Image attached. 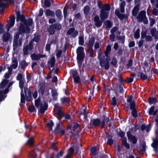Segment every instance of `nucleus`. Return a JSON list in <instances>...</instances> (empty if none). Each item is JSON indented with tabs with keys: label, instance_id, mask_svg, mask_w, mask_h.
<instances>
[{
	"label": "nucleus",
	"instance_id": "8",
	"mask_svg": "<svg viewBox=\"0 0 158 158\" xmlns=\"http://www.w3.org/2000/svg\"><path fill=\"white\" fill-rule=\"evenodd\" d=\"M19 37V34L17 33L16 34L15 38L14 41L13 47L14 49H16L18 47L21 46L22 45V40L21 39H19L18 40Z\"/></svg>",
	"mask_w": 158,
	"mask_h": 158
},
{
	"label": "nucleus",
	"instance_id": "39",
	"mask_svg": "<svg viewBox=\"0 0 158 158\" xmlns=\"http://www.w3.org/2000/svg\"><path fill=\"white\" fill-rule=\"evenodd\" d=\"M139 10V8L138 6H136L134 7L132 11V15L134 16H135Z\"/></svg>",
	"mask_w": 158,
	"mask_h": 158
},
{
	"label": "nucleus",
	"instance_id": "29",
	"mask_svg": "<svg viewBox=\"0 0 158 158\" xmlns=\"http://www.w3.org/2000/svg\"><path fill=\"white\" fill-rule=\"evenodd\" d=\"M148 102L150 105L155 104L157 102L156 99L155 97H150L148 98Z\"/></svg>",
	"mask_w": 158,
	"mask_h": 158
},
{
	"label": "nucleus",
	"instance_id": "37",
	"mask_svg": "<svg viewBox=\"0 0 158 158\" xmlns=\"http://www.w3.org/2000/svg\"><path fill=\"white\" fill-rule=\"evenodd\" d=\"M40 99L39 97L37 99L35 100V106L38 108L39 109V106H40Z\"/></svg>",
	"mask_w": 158,
	"mask_h": 158
},
{
	"label": "nucleus",
	"instance_id": "50",
	"mask_svg": "<svg viewBox=\"0 0 158 158\" xmlns=\"http://www.w3.org/2000/svg\"><path fill=\"white\" fill-rule=\"evenodd\" d=\"M155 109V106H151V107L150 108L148 114L149 115H151L152 114L153 112L154 111V110Z\"/></svg>",
	"mask_w": 158,
	"mask_h": 158
},
{
	"label": "nucleus",
	"instance_id": "55",
	"mask_svg": "<svg viewBox=\"0 0 158 158\" xmlns=\"http://www.w3.org/2000/svg\"><path fill=\"white\" fill-rule=\"evenodd\" d=\"M139 30L137 29L135 33V37L136 39H138L139 38L140 36L139 35Z\"/></svg>",
	"mask_w": 158,
	"mask_h": 158
},
{
	"label": "nucleus",
	"instance_id": "41",
	"mask_svg": "<svg viewBox=\"0 0 158 158\" xmlns=\"http://www.w3.org/2000/svg\"><path fill=\"white\" fill-rule=\"evenodd\" d=\"M131 116L135 118H136L138 116V111L136 109L132 110L131 111Z\"/></svg>",
	"mask_w": 158,
	"mask_h": 158
},
{
	"label": "nucleus",
	"instance_id": "13",
	"mask_svg": "<svg viewBox=\"0 0 158 158\" xmlns=\"http://www.w3.org/2000/svg\"><path fill=\"white\" fill-rule=\"evenodd\" d=\"M124 81V80H118L117 82V87H118L119 92L121 93L124 92L123 89Z\"/></svg>",
	"mask_w": 158,
	"mask_h": 158
},
{
	"label": "nucleus",
	"instance_id": "3",
	"mask_svg": "<svg viewBox=\"0 0 158 158\" xmlns=\"http://www.w3.org/2000/svg\"><path fill=\"white\" fill-rule=\"evenodd\" d=\"M89 125L90 126H93L94 127L100 126L101 128L103 129L105 127V122L103 120L101 122L100 119L98 118L93 119L90 120Z\"/></svg>",
	"mask_w": 158,
	"mask_h": 158
},
{
	"label": "nucleus",
	"instance_id": "58",
	"mask_svg": "<svg viewBox=\"0 0 158 158\" xmlns=\"http://www.w3.org/2000/svg\"><path fill=\"white\" fill-rule=\"evenodd\" d=\"M51 73L48 75V79L52 78H53V79H57L58 78V77H57V76H58L57 75V74L55 73V74L56 75H55V76H53L52 77V76H51L52 75H51Z\"/></svg>",
	"mask_w": 158,
	"mask_h": 158
},
{
	"label": "nucleus",
	"instance_id": "46",
	"mask_svg": "<svg viewBox=\"0 0 158 158\" xmlns=\"http://www.w3.org/2000/svg\"><path fill=\"white\" fill-rule=\"evenodd\" d=\"M95 41V38L94 37L91 38L89 39V45L90 46L92 47L93 45V44Z\"/></svg>",
	"mask_w": 158,
	"mask_h": 158
},
{
	"label": "nucleus",
	"instance_id": "30",
	"mask_svg": "<svg viewBox=\"0 0 158 158\" xmlns=\"http://www.w3.org/2000/svg\"><path fill=\"white\" fill-rule=\"evenodd\" d=\"M45 14L46 16H53L55 15L54 12L49 9H47L45 11Z\"/></svg>",
	"mask_w": 158,
	"mask_h": 158
},
{
	"label": "nucleus",
	"instance_id": "35",
	"mask_svg": "<svg viewBox=\"0 0 158 158\" xmlns=\"http://www.w3.org/2000/svg\"><path fill=\"white\" fill-rule=\"evenodd\" d=\"M8 72L6 73L4 75L6 79L9 78L10 75L12 73V69L11 67H8Z\"/></svg>",
	"mask_w": 158,
	"mask_h": 158
},
{
	"label": "nucleus",
	"instance_id": "7",
	"mask_svg": "<svg viewBox=\"0 0 158 158\" xmlns=\"http://www.w3.org/2000/svg\"><path fill=\"white\" fill-rule=\"evenodd\" d=\"M57 114L58 116V119L59 120H61L63 117H64L65 119L67 120H69L71 118V116L69 114H64L62 112V110L60 108H59L57 110Z\"/></svg>",
	"mask_w": 158,
	"mask_h": 158
},
{
	"label": "nucleus",
	"instance_id": "32",
	"mask_svg": "<svg viewBox=\"0 0 158 158\" xmlns=\"http://www.w3.org/2000/svg\"><path fill=\"white\" fill-rule=\"evenodd\" d=\"M6 97V95L4 94L3 90H0V102L4 100Z\"/></svg>",
	"mask_w": 158,
	"mask_h": 158
},
{
	"label": "nucleus",
	"instance_id": "27",
	"mask_svg": "<svg viewBox=\"0 0 158 158\" xmlns=\"http://www.w3.org/2000/svg\"><path fill=\"white\" fill-rule=\"evenodd\" d=\"M34 142V139L32 137H30L27 141L26 144H28L30 146L33 145Z\"/></svg>",
	"mask_w": 158,
	"mask_h": 158
},
{
	"label": "nucleus",
	"instance_id": "2",
	"mask_svg": "<svg viewBox=\"0 0 158 158\" xmlns=\"http://www.w3.org/2000/svg\"><path fill=\"white\" fill-rule=\"evenodd\" d=\"M19 80V87L21 89V103L24 104L25 100L27 102L30 101L31 98V92L29 89L25 87L24 88V92H23V88L25 82V80Z\"/></svg>",
	"mask_w": 158,
	"mask_h": 158
},
{
	"label": "nucleus",
	"instance_id": "43",
	"mask_svg": "<svg viewBox=\"0 0 158 158\" xmlns=\"http://www.w3.org/2000/svg\"><path fill=\"white\" fill-rule=\"evenodd\" d=\"M61 14V11L59 10H57L56 12V15L59 19H60L62 17Z\"/></svg>",
	"mask_w": 158,
	"mask_h": 158
},
{
	"label": "nucleus",
	"instance_id": "34",
	"mask_svg": "<svg viewBox=\"0 0 158 158\" xmlns=\"http://www.w3.org/2000/svg\"><path fill=\"white\" fill-rule=\"evenodd\" d=\"M54 125V123L52 120H51L50 121V123H47V125L48 127L49 128L50 131H52V127Z\"/></svg>",
	"mask_w": 158,
	"mask_h": 158
},
{
	"label": "nucleus",
	"instance_id": "49",
	"mask_svg": "<svg viewBox=\"0 0 158 158\" xmlns=\"http://www.w3.org/2000/svg\"><path fill=\"white\" fill-rule=\"evenodd\" d=\"M89 10V7L88 6H86L84 8V12L85 14H88Z\"/></svg>",
	"mask_w": 158,
	"mask_h": 158
},
{
	"label": "nucleus",
	"instance_id": "6",
	"mask_svg": "<svg viewBox=\"0 0 158 158\" xmlns=\"http://www.w3.org/2000/svg\"><path fill=\"white\" fill-rule=\"evenodd\" d=\"M146 12L145 11H142L139 14L137 17L138 21L140 22H143L144 24H147L148 21L147 17L146 16Z\"/></svg>",
	"mask_w": 158,
	"mask_h": 158
},
{
	"label": "nucleus",
	"instance_id": "9",
	"mask_svg": "<svg viewBox=\"0 0 158 158\" xmlns=\"http://www.w3.org/2000/svg\"><path fill=\"white\" fill-rule=\"evenodd\" d=\"M32 41H31L29 44L23 48V53L24 55H26L28 53L29 51H31L33 48Z\"/></svg>",
	"mask_w": 158,
	"mask_h": 158
},
{
	"label": "nucleus",
	"instance_id": "56",
	"mask_svg": "<svg viewBox=\"0 0 158 158\" xmlns=\"http://www.w3.org/2000/svg\"><path fill=\"white\" fill-rule=\"evenodd\" d=\"M44 4L45 6L47 7H49L51 6V3L48 0H45Z\"/></svg>",
	"mask_w": 158,
	"mask_h": 158
},
{
	"label": "nucleus",
	"instance_id": "40",
	"mask_svg": "<svg viewBox=\"0 0 158 158\" xmlns=\"http://www.w3.org/2000/svg\"><path fill=\"white\" fill-rule=\"evenodd\" d=\"M27 109L28 111L31 113L36 112V110L35 106L33 105L29 106L28 107Z\"/></svg>",
	"mask_w": 158,
	"mask_h": 158
},
{
	"label": "nucleus",
	"instance_id": "24",
	"mask_svg": "<svg viewBox=\"0 0 158 158\" xmlns=\"http://www.w3.org/2000/svg\"><path fill=\"white\" fill-rule=\"evenodd\" d=\"M90 80V81H89V82L91 84L92 87V89L94 90L95 86H97V87H98V85L97 82L95 80Z\"/></svg>",
	"mask_w": 158,
	"mask_h": 158
},
{
	"label": "nucleus",
	"instance_id": "19",
	"mask_svg": "<svg viewBox=\"0 0 158 158\" xmlns=\"http://www.w3.org/2000/svg\"><path fill=\"white\" fill-rule=\"evenodd\" d=\"M109 15V13L106 11H104L103 10H101L100 17L102 20L107 19Z\"/></svg>",
	"mask_w": 158,
	"mask_h": 158
},
{
	"label": "nucleus",
	"instance_id": "5",
	"mask_svg": "<svg viewBox=\"0 0 158 158\" xmlns=\"http://www.w3.org/2000/svg\"><path fill=\"white\" fill-rule=\"evenodd\" d=\"M110 59L109 56H103L100 61L101 66L106 69H108L109 67V61Z\"/></svg>",
	"mask_w": 158,
	"mask_h": 158
},
{
	"label": "nucleus",
	"instance_id": "59",
	"mask_svg": "<svg viewBox=\"0 0 158 158\" xmlns=\"http://www.w3.org/2000/svg\"><path fill=\"white\" fill-rule=\"evenodd\" d=\"M114 143V141L113 139H109L107 141V143L110 146H111Z\"/></svg>",
	"mask_w": 158,
	"mask_h": 158
},
{
	"label": "nucleus",
	"instance_id": "21",
	"mask_svg": "<svg viewBox=\"0 0 158 158\" xmlns=\"http://www.w3.org/2000/svg\"><path fill=\"white\" fill-rule=\"evenodd\" d=\"M9 81V80H3L0 83V89L3 88L7 85Z\"/></svg>",
	"mask_w": 158,
	"mask_h": 158
},
{
	"label": "nucleus",
	"instance_id": "26",
	"mask_svg": "<svg viewBox=\"0 0 158 158\" xmlns=\"http://www.w3.org/2000/svg\"><path fill=\"white\" fill-rule=\"evenodd\" d=\"M18 66V61L16 59H13L12 60V63L10 66L9 67H11V69H12V68H13L14 69H16Z\"/></svg>",
	"mask_w": 158,
	"mask_h": 158
},
{
	"label": "nucleus",
	"instance_id": "51",
	"mask_svg": "<svg viewBox=\"0 0 158 158\" xmlns=\"http://www.w3.org/2000/svg\"><path fill=\"white\" fill-rule=\"evenodd\" d=\"M138 76H139L141 79H146L147 78L146 76L142 73H139L138 74Z\"/></svg>",
	"mask_w": 158,
	"mask_h": 158
},
{
	"label": "nucleus",
	"instance_id": "4",
	"mask_svg": "<svg viewBox=\"0 0 158 158\" xmlns=\"http://www.w3.org/2000/svg\"><path fill=\"white\" fill-rule=\"evenodd\" d=\"M77 62L81 65V62L83 60L84 58L85 54L84 48L81 47H79L77 50Z\"/></svg>",
	"mask_w": 158,
	"mask_h": 158
},
{
	"label": "nucleus",
	"instance_id": "64",
	"mask_svg": "<svg viewBox=\"0 0 158 158\" xmlns=\"http://www.w3.org/2000/svg\"><path fill=\"white\" fill-rule=\"evenodd\" d=\"M152 13L155 15H158V10L156 8L154 9L153 10Z\"/></svg>",
	"mask_w": 158,
	"mask_h": 158
},
{
	"label": "nucleus",
	"instance_id": "1",
	"mask_svg": "<svg viewBox=\"0 0 158 158\" xmlns=\"http://www.w3.org/2000/svg\"><path fill=\"white\" fill-rule=\"evenodd\" d=\"M17 21L20 20L21 22L19 27V32L20 33H28L30 31L29 26L32 24V20L29 19L28 20H26L24 16L20 15L19 12H16Z\"/></svg>",
	"mask_w": 158,
	"mask_h": 158
},
{
	"label": "nucleus",
	"instance_id": "47",
	"mask_svg": "<svg viewBox=\"0 0 158 158\" xmlns=\"http://www.w3.org/2000/svg\"><path fill=\"white\" fill-rule=\"evenodd\" d=\"M120 131L118 133V135L121 138H123L125 135V133L123 131H122L120 129Z\"/></svg>",
	"mask_w": 158,
	"mask_h": 158
},
{
	"label": "nucleus",
	"instance_id": "16",
	"mask_svg": "<svg viewBox=\"0 0 158 158\" xmlns=\"http://www.w3.org/2000/svg\"><path fill=\"white\" fill-rule=\"evenodd\" d=\"M78 31L75 30L73 28H71L68 31L67 34L68 35H70L72 37H75L77 35Z\"/></svg>",
	"mask_w": 158,
	"mask_h": 158
},
{
	"label": "nucleus",
	"instance_id": "33",
	"mask_svg": "<svg viewBox=\"0 0 158 158\" xmlns=\"http://www.w3.org/2000/svg\"><path fill=\"white\" fill-rule=\"evenodd\" d=\"M52 94L54 99L56 101L57 99V96L58 95L57 91L55 89H52L51 91Z\"/></svg>",
	"mask_w": 158,
	"mask_h": 158
},
{
	"label": "nucleus",
	"instance_id": "42",
	"mask_svg": "<svg viewBox=\"0 0 158 158\" xmlns=\"http://www.w3.org/2000/svg\"><path fill=\"white\" fill-rule=\"evenodd\" d=\"M111 47L110 45H108L107 46L105 52V55L106 57L108 56V55L109 52L111 51Z\"/></svg>",
	"mask_w": 158,
	"mask_h": 158
},
{
	"label": "nucleus",
	"instance_id": "63",
	"mask_svg": "<svg viewBox=\"0 0 158 158\" xmlns=\"http://www.w3.org/2000/svg\"><path fill=\"white\" fill-rule=\"evenodd\" d=\"M142 149L141 150V152H145L146 151V144L145 143H143L142 144Z\"/></svg>",
	"mask_w": 158,
	"mask_h": 158
},
{
	"label": "nucleus",
	"instance_id": "28",
	"mask_svg": "<svg viewBox=\"0 0 158 158\" xmlns=\"http://www.w3.org/2000/svg\"><path fill=\"white\" fill-rule=\"evenodd\" d=\"M97 154V148L96 146H94L90 149V154L93 156H95Z\"/></svg>",
	"mask_w": 158,
	"mask_h": 158
},
{
	"label": "nucleus",
	"instance_id": "20",
	"mask_svg": "<svg viewBox=\"0 0 158 158\" xmlns=\"http://www.w3.org/2000/svg\"><path fill=\"white\" fill-rule=\"evenodd\" d=\"M94 21L95 22V25L97 27H100L102 24L98 16H96L94 18Z\"/></svg>",
	"mask_w": 158,
	"mask_h": 158
},
{
	"label": "nucleus",
	"instance_id": "18",
	"mask_svg": "<svg viewBox=\"0 0 158 158\" xmlns=\"http://www.w3.org/2000/svg\"><path fill=\"white\" fill-rule=\"evenodd\" d=\"M45 55H41L40 54H36L33 53L31 55V57L32 60H38L41 58H44L45 57Z\"/></svg>",
	"mask_w": 158,
	"mask_h": 158
},
{
	"label": "nucleus",
	"instance_id": "12",
	"mask_svg": "<svg viewBox=\"0 0 158 158\" xmlns=\"http://www.w3.org/2000/svg\"><path fill=\"white\" fill-rule=\"evenodd\" d=\"M48 107V103L45 102H44L43 105L42 103H41L40 109L38 110V112L40 114H43L45 111L47 110Z\"/></svg>",
	"mask_w": 158,
	"mask_h": 158
},
{
	"label": "nucleus",
	"instance_id": "36",
	"mask_svg": "<svg viewBox=\"0 0 158 158\" xmlns=\"http://www.w3.org/2000/svg\"><path fill=\"white\" fill-rule=\"evenodd\" d=\"M7 0H0V7L5 8L6 6V2Z\"/></svg>",
	"mask_w": 158,
	"mask_h": 158
},
{
	"label": "nucleus",
	"instance_id": "52",
	"mask_svg": "<svg viewBox=\"0 0 158 158\" xmlns=\"http://www.w3.org/2000/svg\"><path fill=\"white\" fill-rule=\"evenodd\" d=\"M118 17L121 20H122L123 19H126L127 18V15H124L120 14L119 15Z\"/></svg>",
	"mask_w": 158,
	"mask_h": 158
},
{
	"label": "nucleus",
	"instance_id": "60",
	"mask_svg": "<svg viewBox=\"0 0 158 158\" xmlns=\"http://www.w3.org/2000/svg\"><path fill=\"white\" fill-rule=\"evenodd\" d=\"M67 9L68 6L66 5L64 9L63 10L64 16V17H65L67 15Z\"/></svg>",
	"mask_w": 158,
	"mask_h": 158
},
{
	"label": "nucleus",
	"instance_id": "62",
	"mask_svg": "<svg viewBox=\"0 0 158 158\" xmlns=\"http://www.w3.org/2000/svg\"><path fill=\"white\" fill-rule=\"evenodd\" d=\"M33 98L35 99H36L38 96V92L37 90H35L34 92L33 93Z\"/></svg>",
	"mask_w": 158,
	"mask_h": 158
},
{
	"label": "nucleus",
	"instance_id": "53",
	"mask_svg": "<svg viewBox=\"0 0 158 158\" xmlns=\"http://www.w3.org/2000/svg\"><path fill=\"white\" fill-rule=\"evenodd\" d=\"M84 43V41L83 38L82 36L80 37L79 40V45H83Z\"/></svg>",
	"mask_w": 158,
	"mask_h": 158
},
{
	"label": "nucleus",
	"instance_id": "45",
	"mask_svg": "<svg viewBox=\"0 0 158 158\" xmlns=\"http://www.w3.org/2000/svg\"><path fill=\"white\" fill-rule=\"evenodd\" d=\"M130 109L131 110L136 109L135 108V102L134 101H133L131 103H130Z\"/></svg>",
	"mask_w": 158,
	"mask_h": 158
},
{
	"label": "nucleus",
	"instance_id": "17",
	"mask_svg": "<svg viewBox=\"0 0 158 158\" xmlns=\"http://www.w3.org/2000/svg\"><path fill=\"white\" fill-rule=\"evenodd\" d=\"M152 147L153 148L154 152L158 153V137L153 140V142L151 144Z\"/></svg>",
	"mask_w": 158,
	"mask_h": 158
},
{
	"label": "nucleus",
	"instance_id": "25",
	"mask_svg": "<svg viewBox=\"0 0 158 158\" xmlns=\"http://www.w3.org/2000/svg\"><path fill=\"white\" fill-rule=\"evenodd\" d=\"M3 41L7 42L10 40L11 36L10 34L8 33L4 34L3 36Z\"/></svg>",
	"mask_w": 158,
	"mask_h": 158
},
{
	"label": "nucleus",
	"instance_id": "22",
	"mask_svg": "<svg viewBox=\"0 0 158 158\" xmlns=\"http://www.w3.org/2000/svg\"><path fill=\"white\" fill-rule=\"evenodd\" d=\"M55 58L52 57L48 61V66L49 67H53L55 65Z\"/></svg>",
	"mask_w": 158,
	"mask_h": 158
},
{
	"label": "nucleus",
	"instance_id": "14",
	"mask_svg": "<svg viewBox=\"0 0 158 158\" xmlns=\"http://www.w3.org/2000/svg\"><path fill=\"white\" fill-rule=\"evenodd\" d=\"M15 16L14 15L12 16L10 18L9 21V22L6 25L7 27V30L9 31L10 28L13 27L15 23Z\"/></svg>",
	"mask_w": 158,
	"mask_h": 158
},
{
	"label": "nucleus",
	"instance_id": "44",
	"mask_svg": "<svg viewBox=\"0 0 158 158\" xmlns=\"http://www.w3.org/2000/svg\"><path fill=\"white\" fill-rule=\"evenodd\" d=\"M111 104L113 106H115L117 105V100L115 97H114L112 99Z\"/></svg>",
	"mask_w": 158,
	"mask_h": 158
},
{
	"label": "nucleus",
	"instance_id": "54",
	"mask_svg": "<svg viewBox=\"0 0 158 158\" xmlns=\"http://www.w3.org/2000/svg\"><path fill=\"white\" fill-rule=\"evenodd\" d=\"M80 124L78 123H76L73 127V130L74 131H75L77 129L78 127L79 126Z\"/></svg>",
	"mask_w": 158,
	"mask_h": 158
},
{
	"label": "nucleus",
	"instance_id": "38",
	"mask_svg": "<svg viewBox=\"0 0 158 158\" xmlns=\"http://www.w3.org/2000/svg\"><path fill=\"white\" fill-rule=\"evenodd\" d=\"M110 9V6L109 5L106 4L102 6L101 10H103L104 11H108Z\"/></svg>",
	"mask_w": 158,
	"mask_h": 158
},
{
	"label": "nucleus",
	"instance_id": "11",
	"mask_svg": "<svg viewBox=\"0 0 158 158\" xmlns=\"http://www.w3.org/2000/svg\"><path fill=\"white\" fill-rule=\"evenodd\" d=\"M127 136L129 140L132 142L133 144H136L137 141V139L134 135H133L131 132L129 131L127 132Z\"/></svg>",
	"mask_w": 158,
	"mask_h": 158
},
{
	"label": "nucleus",
	"instance_id": "15",
	"mask_svg": "<svg viewBox=\"0 0 158 158\" xmlns=\"http://www.w3.org/2000/svg\"><path fill=\"white\" fill-rule=\"evenodd\" d=\"M45 84L44 83H40L39 86L38 92L40 94L43 95L45 90Z\"/></svg>",
	"mask_w": 158,
	"mask_h": 158
},
{
	"label": "nucleus",
	"instance_id": "48",
	"mask_svg": "<svg viewBox=\"0 0 158 158\" xmlns=\"http://www.w3.org/2000/svg\"><path fill=\"white\" fill-rule=\"evenodd\" d=\"M104 24L106 27L110 28L112 26V23L110 21L107 20L105 22Z\"/></svg>",
	"mask_w": 158,
	"mask_h": 158
},
{
	"label": "nucleus",
	"instance_id": "31",
	"mask_svg": "<svg viewBox=\"0 0 158 158\" xmlns=\"http://www.w3.org/2000/svg\"><path fill=\"white\" fill-rule=\"evenodd\" d=\"M60 101L61 104H64L66 102H69L70 99L64 96L61 98Z\"/></svg>",
	"mask_w": 158,
	"mask_h": 158
},
{
	"label": "nucleus",
	"instance_id": "23",
	"mask_svg": "<svg viewBox=\"0 0 158 158\" xmlns=\"http://www.w3.org/2000/svg\"><path fill=\"white\" fill-rule=\"evenodd\" d=\"M71 73L73 76L74 79H80L79 75L76 71L74 70H72L71 71Z\"/></svg>",
	"mask_w": 158,
	"mask_h": 158
},
{
	"label": "nucleus",
	"instance_id": "57",
	"mask_svg": "<svg viewBox=\"0 0 158 158\" xmlns=\"http://www.w3.org/2000/svg\"><path fill=\"white\" fill-rule=\"evenodd\" d=\"M103 88L105 92L107 91L108 92L109 94V93L110 89L108 88V86L105 85L104 83H103Z\"/></svg>",
	"mask_w": 158,
	"mask_h": 158
},
{
	"label": "nucleus",
	"instance_id": "61",
	"mask_svg": "<svg viewBox=\"0 0 158 158\" xmlns=\"http://www.w3.org/2000/svg\"><path fill=\"white\" fill-rule=\"evenodd\" d=\"M117 63V60L116 58H113L112 59V61L111 62V64L113 65H115Z\"/></svg>",
	"mask_w": 158,
	"mask_h": 158
},
{
	"label": "nucleus",
	"instance_id": "10",
	"mask_svg": "<svg viewBox=\"0 0 158 158\" xmlns=\"http://www.w3.org/2000/svg\"><path fill=\"white\" fill-rule=\"evenodd\" d=\"M60 124L57 123L54 132L56 134H60L62 136L64 135L65 134V131L62 128H60Z\"/></svg>",
	"mask_w": 158,
	"mask_h": 158
}]
</instances>
